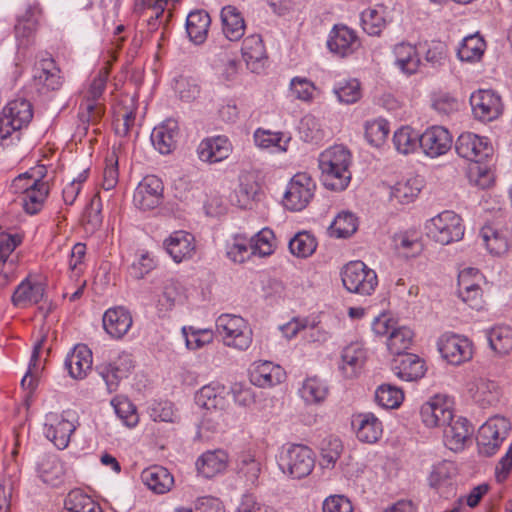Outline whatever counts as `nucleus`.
<instances>
[{"mask_svg": "<svg viewBox=\"0 0 512 512\" xmlns=\"http://www.w3.org/2000/svg\"><path fill=\"white\" fill-rule=\"evenodd\" d=\"M163 248L177 264L191 260L197 252L194 235L184 230L174 231L166 237Z\"/></svg>", "mask_w": 512, "mask_h": 512, "instance_id": "412c9836", "label": "nucleus"}, {"mask_svg": "<svg viewBox=\"0 0 512 512\" xmlns=\"http://www.w3.org/2000/svg\"><path fill=\"white\" fill-rule=\"evenodd\" d=\"M366 360V351L359 342H352L345 346L341 352L338 365L339 372L345 379L357 378Z\"/></svg>", "mask_w": 512, "mask_h": 512, "instance_id": "393cba45", "label": "nucleus"}, {"mask_svg": "<svg viewBox=\"0 0 512 512\" xmlns=\"http://www.w3.org/2000/svg\"><path fill=\"white\" fill-rule=\"evenodd\" d=\"M178 137L179 126L174 119H167L155 126L150 135L152 145L163 155L170 154L176 148Z\"/></svg>", "mask_w": 512, "mask_h": 512, "instance_id": "a878e982", "label": "nucleus"}, {"mask_svg": "<svg viewBox=\"0 0 512 512\" xmlns=\"http://www.w3.org/2000/svg\"><path fill=\"white\" fill-rule=\"evenodd\" d=\"M222 31L230 41L240 40L246 29L245 21L240 11L232 5H227L221 10Z\"/></svg>", "mask_w": 512, "mask_h": 512, "instance_id": "e433bc0d", "label": "nucleus"}, {"mask_svg": "<svg viewBox=\"0 0 512 512\" xmlns=\"http://www.w3.org/2000/svg\"><path fill=\"white\" fill-rule=\"evenodd\" d=\"M130 354L121 353L115 359L97 366V372L105 382L109 393L115 392L120 382L127 378L133 369Z\"/></svg>", "mask_w": 512, "mask_h": 512, "instance_id": "a211bd4d", "label": "nucleus"}, {"mask_svg": "<svg viewBox=\"0 0 512 512\" xmlns=\"http://www.w3.org/2000/svg\"><path fill=\"white\" fill-rule=\"evenodd\" d=\"M111 405L114 408L115 414L125 426L133 428L138 424L139 416L137 409L126 396H115L111 400Z\"/></svg>", "mask_w": 512, "mask_h": 512, "instance_id": "338daca9", "label": "nucleus"}, {"mask_svg": "<svg viewBox=\"0 0 512 512\" xmlns=\"http://www.w3.org/2000/svg\"><path fill=\"white\" fill-rule=\"evenodd\" d=\"M454 147L460 158L474 163L485 162L493 155V146L489 138L470 131L462 132L457 137Z\"/></svg>", "mask_w": 512, "mask_h": 512, "instance_id": "ddd939ff", "label": "nucleus"}, {"mask_svg": "<svg viewBox=\"0 0 512 512\" xmlns=\"http://www.w3.org/2000/svg\"><path fill=\"white\" fill-rule=\"evenodd\" d=\"M437 349L441 357L453 366L469 362L474 353L473 342L468 337L453 332L439 336Z\"/></svg>", "mask_w": 512, "mask_h": 512, "instance_id": "9b49d317", "label": "nucleus"}, {"mask_svg": "<svg viewBox=\"0 0 512 512\" xmlns=\"http://www.w3.org/2000/svg\"><path fill=\"white\" fill-rule=\"evenodd\" d=\"M511 429L510 420L504 416L494 415L488 418L477 431L478 453L485 457L495 455L507 439Z\"/></svg>", "mask_w": 512, "mask_h": 512, "instance_id": "0eeeda50", "label": "nucleus"}, {"mask_svg": "<svg viewBox=\"0 0 512 512\" xmlns=\"http://www.w3.org/2000/svg\"><path fill=\"white\" fill-rule=\"evenodd\" d=\"M318 246L317 239L308 231L296 233L289 241L288 247L290 253L300 259H306L312 256Z\"/></svg>", "mask_w": 512, "mask_h": 512, "instance_id": "864d4df0", "label": "nucleus"}, {"mask_svg": "<svg viewBox=\"0 0 512 512\" xmlns=\"http://www.w3.org/2000/svg\"><path fill=\"white\" fill-rule=\"evenodd\" d=\"M358 218L350 211H341L334 218L329 227V232L335 238H348L358 229Z\"/></svg>", "mask_w": 512, "mask_h": 512, "instance_id": "4d7b16f0", "label": "nucleus"}, {"mask_svg": "<svg viewBox=\"0 0 512 512\" xmlns=\"http://www.w3.org/2000/svg\"><path fill=\"white\" fill-rule=\"evenodd\" d=\"M364 132L367 142L371 146L380 148L387 141L390 133V124L382 117L367 120L364 123Z\"/></svg>", "mask_w": 512, "mask_h": 512, "instance_id": "6e6d98bb", "label": "nucleus"}, {"mask_svg": "<svg viewBox=\"0 0 512 512\" xmlns=\"http://www.w3.org/2000/svg\"><path fill=\"white\" fill-rule=\"evenodd\" d=\"M211 23L209 14L204 10L192 11L186 19V32L195 44L203 43L208 34Z\"/></svg>", "mask_w": 512, "mask_h": 512, "instance_id": "a18cd8bd", "label": "nucleus"}, {"mask_svg": "<svg viewBox=\"0 0 512 512\" xmlns=\"http://www.w3.org/2000/svg\"><path fill=\"white\" fill-rule=\"evenodd\" d=\"M392 143L397 153L409 155L421 149V134L411 126L398 128L392 137Z\"/></svg>", "mask_w": 512, "mask_h": 512, "instance_id": "37998d69", "label": "nucleus"}, {"mask_svg": "<svg viewBox=\"0 0 512 512\" xmlns=\"http://www.w3.org/2000/svg\"><path fill=\"white\" fill-rule=\"evenodd\" d=\"M384 6L370 7L361 13V25L363 30L371 35L378 36L386 27Z\"/></svg>", "mask_w": 512, "mask_h": 512, "instance_id": "13d9d810", "label": "nucleus"}, {"mask_svg": "<svg viewBox=\"0 0 512 512\" xmlns=\"http://www.w3.org/2000/svg\"><path fill=\"white\" fill-rule=\"evenodd\" d=\"M414 339L413 331L406 326H398L386 339L388 351L393 355H403L411 347Z\"/></svg>", "mask_w": 512, "mask_h": 512, "instance_id": "bf43d9fd", "label": "nucleus"}, {"mask_svg": "<svg viewBox=\"0 0 512 512\" xmlns=\"http://www.w3.org/2000/svg\"><path fill=\"white\" fill-rule=\"evenodd\" d=\"M453 401L444 394H436L429 398L420 408L422 423L427 428L445 426L454 416Z\"/></svg>", "mask_w": 512, "mask_h": 512, "instance_id": "2eb2a0df", "label": "nucleus"}, {"mask_svg": "<svg viewBox=\"0 0 512 512\" xmlns=\"http://www.w3.org/2000/svg\"><path fill=\"white\" fill-rule=\"evenodd\" d=\"M473 428L470 421L463 416H453L443 431V442L447 449L460 453L471 442Z\"/></svg>", "mask_w": 512, "mask_h": 512, "instance_id": "aec40b11", "label": "nucleus"}, {"mask_svg": "<svg viewBox=\"0 0 512 512\" xmlns=\"http://www.w3.org/2000/svg\"><path fill=\"white\" fill-rule=\"evenodd\" d=\"M121 157V144L113 145L105 156L101 187L105 191L114 189L119 182V161Z\"/></svg>", "mask_w": 512, "mask_h": 512, "instance_id": "49530a36", "label": "nucleus"}, {"mask_svg": "<svg viewBox=\"0 0 512 512\" xmlns=\"http://www.w3.org/2000/svg\"><path fill=\"white\" fill-rule=\"evenodd\" d=\"M41 20L42 8L36 2L27 4L18 13L14 30L19 46H27L33 41Z\"/></svg>", "mask_w": 512, "mask_h": 512, "instance_id": "f3484780", "label": "nucleus"}, {"mask_svg": "<svg viewBox=\"0 0 512 512\" xmlns=\"http://www.w3.org/2000/svg\"><path fill=\"white\" fill-rule=\"evenodd\" d=\"M233 152V145L225 135H215L202 139L196 149L198 159L207 164L223 162Z\"/></svg>", "mask_w": 512, "mask_h": 512, "instance_id": "4be33fe9", "label": "nucleus"}, {"mask_svg": "<svg viewBox=\"0 0 512 512\" xmlns=\"http://www.w3.org/2000/svg\"><path fill=\"white\" fill-rule=\"evenodd\" d=\"M484 40L477 34L465 37L457 51L461 61L477 62L481 59L485 50Z\"/></svg>", "mask_w": 512, "mask_h": 512, "instance_id": "69168bd1", "label": "nucleus"}, {"mask_svg": "<svg viewBox=\"0 0 512 512\" xmlns=\"http://www.w3.org/2000/svg\"><path fill=\"white\" fill-rule=\"evenodd\" d=\"M249 241L253 255L258 257L272 255L277 247L274 232L269 228H263L249 239Z\"/></svg>", "mask_w": 512, "mask_h": 512, "instance_id": "e2e57ef3", "label": "nucleus"}, {"mask_svg": "<svg viewBox=\"0 0 512 512\" xmlns=\"http://www.w3.org/2000/svg\"><path fill=\"white\" fill-rule=\"evenodd\" d=\"M228 455L223 450L206 451L196 461V469L205 478H212L227 468Z\"/></svg>", "mask_w": 512, "mask_h": 512, "instance_id": "f704fd0d", "label": "nucleus"}, {"mask_svg": "<svg viewBox=\"0 0 512 512\" xmlns=\"http://www.w3.org/2000/svg\"><path fill=\"white\" fill-rule=\"evenodd\" d=\"M425 361L413 353L398 356L392 362L393 373L403 381H416L426 373Z\"/></svg>", "mask_w": 512, "mask_h": 512, "instance_id": "bb28decb", "label": "nucleus"}, {"mask_svg": "<svg viewBox=\"0 0 512 512\" xmlns=\"http://www.w3.org/2000/svg\"><path fill=\"white\" fill-rule=\"evenodd\" d=\"M79 426L78 416L75 411H51L44 417L43 435L53 445L63 450L68 447L72 434Z\"/></svg>", "mask_w": 512, "mask_h": 512, "instance_id": "423d86ee", "label": "nucleus"}, {"mask_svg": "<svg viewBox=\"0 0 512 512\" xmlns=\"http://www.w3.org/2000/svg\"><path fill=\"white\" fill-rule=\"evenodd\" d=\"M178 0H170V2H177ZM169 0H134V12L143 14L146 11H151L147 19L150 30H156L158 27V19L163 15Z\"/></svg>", "mask_w": 512, "mask_h": 512, "instance_id": "0e129e2a", "label": "nucleus"}, {"mask_svg": "<svg viewBox=\"0 0 512 512\" xmlns=\"http://www.w3.org/2000/svg\"><path fill=\"white\" fill-rule=\"evenodd\" d=\"M394 65L405 75L415 74L420 66V57L415 46L401 42L393 48Z\"/></svg>", "mask_w": 512, "mask_h": 512, "instance_id": "c9c22d12", "label": "nucleus"}, {"mask_svg": "<svg viewBox=\"0 0 512 512\" xmlns=\"http://www.w3.org/2000/svg\"><path fill=\"white\" fill-rule=\"evenodd\" d=\"M352 426L360 442L374 444L383 434L381 421L371 412L358 413L352 418Z\"/></svg>", "mask_w": 512, "mask_h": 512, "instance_id": "cd10ccee", "label": "nucleus"}, {"mask_svg": "<svg viewBox=\"0 0 512 512\" xmlns=\"http://www.w3.org/2000/svg\"><path fill=\"white\" fill-rule=\"evenodd\" d=\"M93 356L85 344H77L65 358V368L74 379H84L91 370Z\"/></svg>", "mask_w": 512, "mask_h": 512, "instance_id": "c85d7f7f", "label": "nucleus"}, {"mask_svg": "<svg viewBox=\"0 0 512 512\" xmlns=\"http://www.w3.org/2000/svg\"><path fill=\"white\" fill-rule=\"evenodd\" d=\"M107 79V71H100L81 92L82 101L79 105L78 117L84 130H87L89 125L97 124L104 114V106L100 99Z\"/></svg>", "mask_w": 512, "mask_h": 512, "instance_id": "39448f33", "label": "nucleus"}, {"mask_svg": "<svg viewBox=\"0 0 512 512\" xmlns=\"http://www.w3.org/2000/svg\"><path fill=\"white\" fill-rule=\"evenodd\" d=\"M458 473L455 462L440 460L431 466L427 477L428 485L434 489L449 486Z\"/></svg>", "mask_w": 512, "mask_h": 512, "instance_id": "c03bdc74", "label": "nucleus"}, {"mask_svg": "<svg viewBox=\"0 0 512 512\" xmlns=\"http://www.w3.org/2000/svg\"><path fill=\"white\" fill-rule=\"evenodd\" d=\"M422 187V180L419 177L402 179L391 187L390 198L399 204H409L417 198Z\"/></svg>", "mask_w": 512, "mask_h": 512, "instance_id": "09e8293b", "label": "nucleus"}, {"mask_svg": "<svg viewBox=\"0 0 512 512\" xmlns=\"http://www.w3.org/2000/svg\"><path fill=\"white\" fill-rule=\"evenodd\" d=\"M21 242L22 238L18 234H0V275L7 276L13 271L15 262L10 256Z\"/></svg>", "mask_w": 512, "mask_h": 512, "instance_id": "3c124183", "label": "nucleus"}, {"mask_svg": "<svg viewBox=\"0 0 512 512\" xmlns=\"http://www.w3.org/2000/svg\"><path fill=\"white\" fill-rule=\"evenodd\" d=\"M394 249L404 257H416L422 251L420 233L416 229L402 230L393 235Z\"/></svg>", "mask_w": 512, "mask_h": 512, "instance_id": "79ce46f5", "label": "nucleus"}, {"mask_svg": "<svg viewBox=\"0 0 512 512\" xmlns=\"http://www.w3.org/2000/svg\"><path fill=\"white\" fill-rule=\"evenodd\" d=\"M255 145L271 153H283L288 150L291 138L282 132L258 128L253 134Z\"/></svg>", "mask_w": 512, "mask_h": 512, "instance_id": "ea45409f", "label": "nucleus"}, {"mask_svg": "<svg viewBox=\"0 0 512 512\" xmlns=\"http://www.w3.org/2000/svg\"><path fill=\"white\" fill-rule=\"evenodd\" d=\"M36 471L41 481L52 487H58L64 482L65 467L55 454L43 455L37 462Z\"/></svg>", "mask_w": 512, "mask_h": 512, "instance_id": "7c9ffc66", "label": "nucleus"}, {"mask_svg": "<svg viewBox=\"0 0 512 512\" xmlns=\"http://www.w3.org/2000/svg\"><path fill=\"white\" fill-rule=\"evenodd\" d=\"M467 392L482 407L492 406L499 400L498 385L486 378L478 377L469 381Z\"/></svg>", "mask_w": 512, "mask_h": 512, "instance_id": "72a5a7b5", "label": "nucleus"}, {"mask_svg": "<svg viewBox=\"0 0 512 512\" xmlns=\"http://www.w3.org/2000/svg\"><path fill=\"white\" fill-rule=\"evenodd\" d=\"M315 190L316 182L308 173H296L286 186L283 203L291 211H301L310 203Z\"/></svg>", "mask_w": 512, "mask_h": 512, "instance_id": "f8f14e48", "label": "nucleus"}, {"mask_svg": "<svg viewBox=\"0 0 512 512\" xmlns=\"http://www.w3.org/2000/svg\"><path fill=\"white\" fill-rule=\"evenodd\" d=\"M44 295V288L40 282L24 279L15 289L12 295V303L19 308L37 304Z\"/></svg>", "mask_w": 512, "mask_h": 512, "instance_id": "58836bf2", "label": "nucleus"}, {"mask_svg": "<svg viewBox=\"0 0 512 512\" xmlns=\"http://www.w3.org/2000/svg\"><path fill=\"white\" fill-rule=\"evenodd\" d=\"M249 378L259 388H271L285 380L286 372L271 361H255L249 369Z\"/></svg>", "mask_w": 512, "mask_h": 512, "instance_id": "b1692460", "label": "nucleus"}, {"mask_svg": "<svg viewBox=\"0 0 512 512\" xmlns=\"http://www.w3.org/2000/svg\"><path fill=\"white\" fill-rule=\"evenodd\" d=\"M333 94L341 104H354L362 97L361 83L356 78H347L337 81L332 89Z\"/></svg>", "mask_w": 512, "mask_h": 512, "instance_id": "603ef678", "label": "nucleus"}, {"mask_svg": "<svg viewBox=\"0 0 512 512\" xmlns=\"http://www.w3.org/2000/svg\"><path fill=\"white\" fill-rule=\"evenodd\" d=\"M163 191L162 180L155 175H147L138 183L134 190L133 204L142 211L153 210L161 205Z\"/></svg>", "mask_w": 512, "mask_h": 512, "instance_id": "dca6fc26", "label": "nucleus"}, {"mask_svg": "<svg viewBox=\"0 0 512 512\" xmlns=\"http://www.w3.org/2000/svg\"><path fill=\"white\" fill-rule=\"evenodd\" d=\"M453 143L450 131L444 126L433 125L421 133V150L431 159L447 154Z\"/></svg>", "mask_w": 512, "mask_h": 512, "instance_id": "6ab92c4d", "label": "nucleus"}, {"mask_svg": "<svg viewBox=\"0 0 512 512\" xmlns=\"http://www.w3.org/2000/svg\"><path fill=\"white\" fill-rule=\"evenodd\" d=\"M143 484L155 494H165L174 486V477L170 471L160 465H152L141 473Z\"/></svg>", "mask_w": 512, "mask_h": 512, "instance_id": "2f4dec72", "label": "nucleus"}, {"mask_svg": "<svg viewBox=\"0 0 512 512\" xmlns=\"http://www.w3.org/2000/svg\"><path fill=\"white\" fill-rule=\"evenodd\" d=\"M48 195L47 183L39 180L37 186L31 188L19 200L24 210L28 214H36L39 212L44 204L45 199Z\"/></svg>", "mask_w": 512, "mask_h": 512, "instance_id": "680f3d73", "label": "nucleus"}, {"mask_svg": "<svg viewBox=\"0 0 512 512\" xmlns=\"http://www.w3.org/2000/svg\"><path fill=\"white\" fill-rule=\"evenodd\" d=\"M328 394L327 383L317 376L305 378L298 389V395L306 405H320Z\"/></svg>", "mask_w": 512, "mask_h": 512, "instance_id": "4c0bfd02", "label": "nucleus"}, {"mask_svg": "<svg viewBox=\"0 0 512 512\" xmlns=\"http://www.w3.org/2000/svg\"><path fill=\"white\" fill-rule=\"evenodd\" d=\"M216 328L223 344L229 348L246 351L252 344V329L241 316L222 314L216 320Z\"/></svg>", "mask_w": 512, "mask_h": 512, "instance_id": "6e6552de", "label": "nucleus"}, {"mask_svg": "<svg viewBox=\"0 0 512 512\" xmlns=\"http://www.w3.org/2000/svg\"><path fill=\"white\" fill-rule=\"evenodd\" d=\"M263 461L252 451H245L238 456L236 471L248 485H256L262 472Z\"/></svg>", "mask_w": 512, "mask_h": 512, "instance_id": "a19ab883", "label": "nucleus"}, {"mask_svg": "<svg viewBox=\"0 0 512 512\" xmlns=\"http://www.w3.org/2000/svg\"><path fill=\"white\" fill-rule=\"evenodd\" d=\"M132 317L123 307L109 308L103 315V328L115 339L122 338L132 326Z\"/></svg>", "mask_w": 512, "mask_h": 512, "instance_id": "473e14b6", "label": "nucleus"}, {"mask_svg": "<svg viewBox=\"0 0 512 512\" xmlns=\"http://www.w3.org/2000/svg\"><path fill=\"white\" fill-rule=\"evenodd\" d=\"M470 105L474 118L488 123L498 119L504 110L501 96L491 89H478L470 96Z\"/></svg>", "mask_w": 512, "mask_h": 512, "instance_id": "4468645a", "label": "nucleus"}, {"mask_svg": "<svg viewBox=\"0 0 512 512\" xmlns=\"http://www.w3.org/2000/svg\"><path fill=\"white\" fill-rule=\"evenodd\" d=\"M34 115L32 104L17 98L8 102L0 112V145L8 147L18 143L21 131L27 128Z\"/></svg>", "mask_w": 512, "mask_h": 512, "instance_id": "7ed1b4c3", "label": "nucleus"}, {"mask_svg": "<svg viewBox=\"0 0 512 512\" xmlns=\"http://www.w3.org/2000/svg\"><path fill=\"white\" fill-rule=\"evenodd\" d=\"M353 157L343 145H333L319 154L318 167L323 185L334 191L345 190L350 184Z\"/></svg>", "mask_w": 512, "mask_h": 512, "instance_id": "f257e3e1", "label": "nucleus"}, {"mask_svg": "<svg viewBox=\"0 0 512 512\" xmlns=\"http://www.w3.org/2000/svg\"><path fill=\"white\" fill-rule=\"evenodd\" d=\"M490 348L499 355L508 354L512 350V328L497 325L486 331Z\"/></svg>", "mask_w": 512, "mask_h": 512, "instance_id": "8fccbe9b", "label": "nucleus"}, {"mask_svg": "<svg viewBox=\"0 0 512 512\" xmlns=\"http://www.w3.org/2000/svg\"><path fill=\"white\" fill-rule=\"evenodd\" d=\"M360 39L357 33L346 25H334L329 33L327 47L333 54L339 57H348L360 47Z\"/></svg>", "mask_w": 512, "mask_h": 512, "instance_id": "5701e85b", "label": "nucleus"}, {"mask_svg": "<svg viewBox=\"0 0 512 512\" xmlns=\"http://www.w3.org/2000/svg\"><path fill=\"white\" fill-rule=\"evenodd\" d=\"M242 57L247 67L252 72H259L263 69L267 60V52L261 35H248L242 43Z\"/></svg>", "mask_w": 512, "mask_h": 512, "instance_id": "c756f323", "label": "nucleus"}, {"mask_svg": "<svg viewBox=\"0 0 512 512\" xmlns=\"http://www.w3.org/2000/svg\"><path fill=\"white\" fill-rule=\"evenodd\" d=\"M195 402L206 410L201 421L204 428L215 431L223 426L225 414L230 407L224 384L212 381L202 386L195 394Z\"/></svg>", "mask_w": 512, "mask_h": 512, "instance_id": "f03ea898", "label": "nucleus"}, {"mask_svg": "<svg viewBox=\"0 0 512 512\" xmlns=\"http://www.w3.org/2000/svg\"><path fill=\"white\" fill-rule=\"evenodd\" d=\"M341 279L347 291L359 295H371L378 286L376 272L363 261H351L341 271Z\"/></svg>", "mask_w": 512, "mask_h": 512, "instance_id": "9d476101", "label": "nucleus"}, {"mask_svg": "<svg viewBox=\"0 0 512 512\" xmlns=\"http://www.w3.org/2000/svg\"><path fill=\"white\" fill-rule=\"evenodd\" d=\"M479 236L491 255L501 256L509 249L506 232L498 230L492 225L483 226L480 230Z\"/></svg>", "mask_w": 512, "mask_h": 512, "instance_id": "de8ad7c7", "label": "nucleus"}, {"mask_svg": "<svg viewBox=\"0 0 512 512\" xmlns=\"http://www.w3.org/2000/svg\"><path fill=\"white\" fill-rule=\"evenodd\" d=\"M426 235L441 245L460 241L465 232L461 217L453 211L445 210L425 223Z\"/></svg>", "mask_w": 512, "mask_h": 512, "instance_id": "1a4fd4ad", "label": "nucleus"}, {"mask_svg": "<svg viewBox=\"0 0 512 512\" xmlns=\"http://www.w3.org/2000/svg\"><path fill=\"white\" fill-rule=\"evenodd\" d=\"M276 461L284 476L292 480H301L314 470L315 454L306 445L285 444L279 449Z\"/></svg>", "mask_w": 512, "mask_h": 512, "instance_id": "20e7f679", "label": "nucleus"}, {"mask_svg": "<svg viewBox=\"0 0 512 512\" xmlns=\"http://www.w3.org/2000/svg\"><path fill=\"white\" fill-rule=\"evenodd\" d=\"M403 399V391L391 384H382L375 391V401L385 409L398 408Z\"/></svg>", "mask_w": 512, "mask_h": 512, "instance_id": "774afa93", "label": "nucleus"}, {"mask_svg": "<svg viewBox=\"0 0 512 512\" xmlns=\"http://www.w3.org/2000/svg\"><path fill=\"white\" fill-rule=\"evenodd\" d=\"M62 512H103L99 503L80 490L68 493Z\"/></svg>", "mask_w": 512, "mask_h": 512, "instance_id": "5fc2aeb1", "label": "nucleus"}, {"mask_svg": "<svg viewBox=\"0 0 512 512\" xmlns=\"http://www.w3.org/2000/svg\"><path fill=\"white\" fill-rule=\"evenodd\" d=\"M226 256L234 263H244L253 255L249 239L241 234L233 236L227 241Z\"/></svg>", "mask_w": 512, "mask_h": 512, "instance_id": "052dcab7", "label": "nucleus"}]
</instances>
